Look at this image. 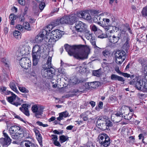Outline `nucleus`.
I'll return each mask as SVG.
<instances>
[{"label": "nucleus", "mask_w": 147, "mask_h": 147, "mask_svg": "<svg viewBox=\"0 0 147 147\" xmlns=\"http://www.w3.org/2000/svg\"><path fill=\"white\" fill-rule=\"evenodd\" d=\"M52 58L49 57L47 63L42 66L41 74L42 76L48 79H52L55 75V69L52 67Z\"/></svg>", "instance_id": "obj_1"}, {"label": "nucleus", "mask_w": 147, "mask_h": 147, "mask_svg": "<svg viewBox=\"0 0 147 147\" xmlns=\"http://www.w3.org/2000/svg\"><path fill=\"white\" fill-rule=\"evenodd\" d=\"M78 53L75 56L76 58L79 59H84L88 57L90 52V49L87 45H78Z\"/></svg>", "instance_id": "obj_2"}, {"label": "nucleus", "mask_w": 147, "mask_h": 147, "mask_svg": "<svg viewBox=\"0 0 147 147\" xmlns=\"http://www.w3.org/2000/svg\"><path fill=\"white\" fill-rule=\"evenodd\" d=\"M9 133L12 139L18 140L23 137L24 130L20 127L13 125L9 128Z\"/></svg>", "instance_id": "obj_3"}, {"label": "nucleus", "mask_w": 147, "mask_h": 147, "mask_svg": "<svg viewBox=\"0 0 147 147\" xmlns=\"http://www.w3.org/2000/svg\"><path fill=\"white\" fill-rule=\"evenodd\" d=\"M129 84L134 85L136 88L138 90L147 92V81H144L143 79H140L136 77L130 81Z\"/></svg>", "instance_id": "obj_4"}, {"label": "nucleus", "mask_w": 147, "mask_h": 147, "mask_svg": "<svg viewBox=\"0 0 147 147\" xmlns=\"http://www.w3.org/2000/svg\"><path fill=\"white\" fill-rule=\"evenodd\" d=\"M63 31L59 30H53L51 32L50 38L49 39V44L51 45H54L56 42L60 38L63 34Z\"/></svg>", "instance_id": "obj_5"}, {"label": "nucleus", "mask_w": 147, "mask_h": 147, "mask_svg": "<svg viewBox=\"0 0 147 147\" xmlns=\"http://www.w3.org/2000/svg\"><path fill=\"white\" fill-rule=\"evenodd\" d=\"M99 142L103 147H107L110 144L111 140L108 135L105 133L100 134L98 137Z\"/></svg>", "instance_id": "obj_6"}, {"label": "nucleus", "mask_w": 147, "mask_h": 147, "mask_svg": "<svg viewBox=\"0 0 147 147\" xmlns=\"http://www.w3.org/2000/svg\"><path fill=\"white\" fill-rule=\"evenodd\" d=\"M126 53L123 51H117L115 54V62L118 64H121L126 58Z\"/></svg>", "instance_id": "obj_7"}, {"label": "nucleus", "mask_w": 147, "mask_h": 147, "mask_svg": "<svg viewBox=\"0 0 147 147\" xmlns=\"http://www.w3.org/2000/svg\"><path fill=\"white\" fill-rule=\"evenodd\" d=\"M78 45L71 46L66 44L65 45V49L70 56H73L76 58L75 56L78 53Z\"/></svg>", "instance_id": "obj_8"}, {"label": "nucleus", "mask_w": 147, "mask_h": 147, "mask_svg": "<svg viewBox=\"0 0 147 147\" xmlns=\"http://www.w3.org/2000/svg\"><path fill=\"white\" fill-rule=\"evenodd\" d=\"M44 108L42 106L34 105L32 107V110L34 113L35 114V117L37 118L40 117V116L42 114V110Z\"/></svg>", "instance_id": "obj_9"}, {"label": "nucleus", "mask_w": 147, "mask_h": 147, "mask_svg": "<svg viewBox=\"0 0 147 147\" xmlns=\"http://www.w3.org/2000/svg\"><path fill=\"white\" fill-rule=\"evenodd\" d=\"M5 131H3V135L4 138H1L0 139V144L3 146L7 147L11 143V140L8 134L4 132Z\"/></svg>", "instance_id": "obj_10"}, {"label": "nucleus", "mask_w": 147, "mask_h": 147, "mask_svg": "<svg viewBox=\"0 0 147 147\" xmlns=\"http://www.w3.org/2000/svg\"><path fill=\"white\" fill-rule=\"evenodd\" d=\"M43 49V47L41 45H34L33 47L32 55L40 57Z\"/></svg>", "instance_id": "obj_11"}, {"label": "nucleus", "mask_w": 147, "mask_h": 147, "mask_svg": "<svg viewBox=\"0 0 147 147\" xmlns=\"http://www.w3.org/2000/svg\"><path fill=\"white\" fill-rule=\"evenodd\" d=\"M19 63L21 66L25 69H28L31 65L30 60L26 57L21 58L19 60Z\"/></svg>", "instance_id": "obj_12"}, {"label": "nucleus", "mask_w": 147, "mask_h": 147, "mask_svg": "<svg viewBox=\"0 0 147 147\" xmlns=\"http://www.w3.org/2000/svg\"><path fill=\"white\" fill-rule=\"evenodd\" d=\"M85 24L81 21L77 22L76 24L75 29L78 32H86Z\"/></svg>", "instance_id": "obj_13"}, {"label": "nucleus", "mask_w": 147, "mask_h": 147, "mask_svg": "<svg viewBox=\"0 0 147 147\" xmlns=\"http://www.w3.org/2000/svg\"><path fill=\"white\" fill-rule=\"evenodd\" d=\"M121 35V32H119L118 34L115 33L114 35H111L109 34V40L111 43L115 44L120 39Z\"/></svg>", "instance_id": "obj_14"}, {"label": "nucleus", "mask_w": 147, "mask_h": 147, "mask_svg": "<svg viewBox=\"0 0 147 147\" xmlns=\"http://www.w3.org/2000/svg\"><path fill=\"white\" fill-rule=\"evenodd\" d=\"M105 18L103 14L95 15L93 18V20L94 22L97 23L99 25L101 26L104 23H105Z\"/></svg>", "instance_id": "obj_15"}, {"label": "nucleus", "mask_w": 147, "mask_h": 147, "mask_svg": "<svg viewBox=\"0 0 147 147\" xmlns=\"http://www.w3.org/2000/svg\"><path fill=\"white\" fill-rule=\"evenodd\" d=\"M30 105L27 104H23L22 105V107L20 108V109L26 115L29 116L30 115L29 111L28 109V107H30Z\"/></svg>", "instance_id": "obj_16"}, {"label": "nucleus", "mask_w": 147, "mask_h": 147, "mask_svg": "<svg viewBox=\"0 0 147 147\" xmlns=\"http://www.w3.org/2000/svg\"><path fill=\"white\" fill-rule=\"evenodd\" d=\"M20 145L21 147H36L34 143L28 140L22 141Z\"/></svg>", "instance_id": "obj_17"}, {"label": "nucleus", "mask_w": 147, "mask_h": 147, "mask_svg": "<svg viewBox=\"0 0 147 147\" xmlns=\"http://www.w3.org/2000/svg\"><path fill=\"white\" fill-rule=\"evenodd\" d=\"M5 94L6 95H11L10 96L8 97V98L7 97L8 101H13V100L15 99L17 97L15 94L10 91H8Z\"/></svg>", "instance_id": "obj_18"}, {"label": "nucleus", "mask_w": 147, "mask_h": 147, "mask_svg": "<svg viewBox=\"0 0 147 147\" xmlns=\"http://www.w3.org/2000/svg\"><path fill=\"white\" fill-rule=\"evenodd\" d=\"M107 121L108 120L106 117H100L98 118L96 122V125L103 123H107Z\"/></svg>", "instance_id": "obj_19"}, {"label": "nucleus", "mask_w": 147, "mask_h": 147, "mask_svg": "<svg viewBox=\"0 0 147 147\" xmlns=\"http://www.w3.org/2000/svg\"><path fill=\"white\" fill-rule=\"evenodd\" d=\"M69 113L67 111L61 112L59 113V117H57V119L58 121H60L62 120L63 117L66 118L68 116Z\"/></svg>", "instance_id": "obj_20"}, {"label": "nucleus", "mask_w": 147, "mask_h": 147, "mask_svg": "<svg viewBox=\"0 0 147 147\" xmlns=\"http://www.w3.org/2000/svg\"><path fill=\"white\" fill-rule=\"evenodd\" d=\"M111 79L112 80L115 81L118 80L122 82H123L125 81V80L123 78L114 74H112L111 75Z\"/></svg>", "instance_id": "obj_21"}, {"label": "nucleus", "mask_w": 147, "mask_h": 147, "mask_svg": "<svg viewBox=\"0 0 147 147\" xmlns=\"http://www.w3.org/2000/svg\"><path fill=\"white\" fill-rule=\"evenodd\" d=\"M17 84L14 81L11 82L10 83V88L16 93H18V91L17 89L16 85Z\"/></svg>", "instance_id": "obj_22"}, {"label": "nucleus", "mask_w": 147, "mask_h": 147, "mask_svg": "<svg viewBox=\"0 0 147 147\" xmlns=\"http://www.w3.org/2000/svg\"><path fill=\"white\" fill-rule=\"evenodd\" d=\"M69 18L68 16H65L59 19L61 24H69Z\"/></svg>", "instance_id": "obj_23"}, {"label": "nucleus", "mask_w": 147, "mask_h": 147, "mask_svg": "<svg viewBox=\"0 0 147 147\" xmlns=\"http://www.w3.org/2000/svg\"><path fill=\"white\" fill-rule=\"evenodd\" d=\"M90 112L88 111L84 112L80 115V117L82 118L84 121H87L88 120V116L90 114Z\"/></svg>", "instance_id": "obj_24"}, {"label": "nucleus", "mask_w": 147, "mask_h": 147, "mask_svg": "<svg viewBox=\"0 0 147 147\" xmlns=\"http://www.w3.org/2000/svg\"><path fill=\"white\" fill-rule=\"evenodd\" d=\"M25 46H20L19 49V55L20 56H22L26 54V49Z\"/></svg>", "instance_id": "obj_25"}, {"label": "nucleus", "mask_w": 147, "mask_h": 147, "mask_svg": "<svg viewBox=\"0 0 147 147\" xmlns=\"http://www.w3.org/2000/svg\"><path fill=\"white\" fill-rule=\"evenodd\" d=\"M83 18L87 20H90L91 19V16L89 13L87 12L84 11V13H81Z\"/></svg>", "instance_id": "obj_26"}, {"label": "nucleus", "mask_w": 147, "mask_h": 147, "mask_svg": "<svg viewBox=\"0 0 147 147\" xmlns=\"http://www.w3.org/2000/svg\"><path fill=\"white\" fill-rule=\"evenodd\" d=\"M69 24H71L77 20V18L75 15H72L68 16Z\"/></svg>", "instance_id": "obj_27"}, {"label": "nucleus", "mask_w": 147, "mask_h": 147, "mask_svg": "<svg viewBox=\"0 0 147 147\" xmlns=\"http://www.w3.org/2000/svg\"><path fill=\"white\" fill-rule=\"evenodd\" d=\"M39 34L42 37H44L45 36V37H46L49 40L50 38L49 36V35L48 36L49 32H48L46 29L43 30Z\"/></svg>", "instance_id": "obj_28"}, {"label": "nucleus", "mask_w": 147, "mask_h": 147, "mask_svg": "<svg viewBox=\"0 0 147 147\" xmlns=\"http://www.w3.org/2000/svg\"><path fill=\"white\" fill-rule=\"evenodd\" d=\"M138 61L141 64L142 67L147 65V59L146 58H140Z\"/></svg>", "instance_id": "obj_29"}, {"label": "nucleus", "mask_w": 147, "mask_h": 147, "mask_svg": "<svg viewBox=\"0 0 147 147\" xmlns=\"http://www.w3.org/2000/svg\"><path fill=\"white\" fill-rule=\"evenodd\" d=\"M85 85L86 88L88 89L95 88L94 82L86 83L85 84Z\"/></svg>", "instance_id": "obj_30"}, {"label": "nucleus", "mask_w": 147, "mask_h": 147, "mask_svg": "<svg viewBox=\"0 0 147 147\" xmlns=\"http://www.w3.org/2000/svg\"><path fill=\"white\" fill-rule=\"evenodd\" d=\"M115 115L116 116V119H119V120L118 121H117V122H119L121 121L123 117V114L122 113L119 112H117Z\"/></svg>", "instance_id": "obj_31"}, {"label": "nucleus", "mask_w": 147, "mask_h": 147, "mask_svg": "<svg viewBox=\"0 0 147 147\" xmlns=\"http://www.w3.org/2000/svg\"><path fill=\"white\" fill-rule=\"evenodd\" d=\"M23 28L27 30H30L31 29V27L27 22H25L23 23Z\"/></svg>", "instance_id": "obj_32"}, {"label": "nucleus", "mask_w": 147, "mask_h": 147, "mask_svg": "<svg viewBox=\"0 0 147 147\" xmlns=\"http://www.w3.org/2000/svg\"><path fill=\"white\" fill-rule=\"evenodd\" d=\"M32 57L33 58V66L36 65L37 64L38 62L40 57L34 55H32Z\"/></svg>", "instance_id": "obj_33"}, {"label": "nucleus", "mask_w": 147, "mask_h": 147, "mask_svg": "<svg viewBox=\"0 0 147 147\" xmlns=\"http://www.w3.org/2000/svg\"><path fill=\"white\" fill-rule=\"evenodd\" d=\"M106 124L107 123H104L96 126L99 129L102 130H105L107 129V125Z\"/></svg>", "instance_id": "obj_34"}, {"label": "nucleus", "mask_w": 147, "mask_h": 147, "mask_svg": "<svg viewBox=\"0 0 147 147\" xmlns=\"http://www.w3.org/2000/svg\"><path fill=\"white\" fill-rule=\"evenodd\" d=\"M13 35L16 38L18 39H20L21 38L20 32L18 31L15 30L13 33Z\"/></svg>", "instance_id": "obj_35"}, {"label": "nucleus", "mask_w": 147, "mask_h": 147, "mask_svg": "<svg viewBox=\"0 0 147 147\" xmlns=\"http://www.w3.org/2000/svg\"><path fill=\"white\" fill-rule=\"evenodd\" d=\"M100 71L101 70L100 69H99L96 70H94L92 74L93 75L95 76L99 77L101 74Z\"/></svg>", "instance_id": "obj_36"}, {"label": "nucleus", "mask_w": 147, "mask_h": 147, "mask_svg": "<svg viewBox=\"0 0 147 147\" xmlns=\"http://www.w3.org/2000/svg\"><path fill=\"white\" fill-rule=\"evenodd\" d=\"M52 24L54 27L61 24L59 19L54 20L51 23Z\"/></svg>", "instance_id": "obj_37"}, {"label": "nucleus", "mask_w": 147, "mask_h": 147, "mask_svg": "<svg viewBox=\"0 0 147 147\" xmlns=\"http://www.w3.org/2000/svg\"><path fill=\"white\" fill-rule=\"evenodd\" d=\"M60 140L61 143L65 142L68 139V137L64 135H62L60 136Z\"/></svg>", "instance_id": "obj_38"}, {"label": "nucleus", "mask_w": 147, "mask_h": 147, "mask_svg": "<svg viewBox=\"0 0 147 147\" xmlns=\"http://www.w3.org/2000/svg\"><path fill=\"white\" fill-rule=\"evenodd\" d=\"M19 90L22 92L27 93L29 92L28 90L26 89L23 86H18Z\"/></svg>", "instance_id": "obj_39"}, {"label": "nucleus", "mask_w": 147, "mask_h": 147, "mask_svg": "<svg viewBox=\"0 0 147 147\" xmlns=\"http://www.w3.org/2000/svg\"><path fill=\"white\" fill-rule=\"evenodd\" d=\"M44 37L41 36V35L39 34L36 37V40L38 42H41L43 40Z\"/></svg>", "instance_id": "obj_40"}, {"label": "nucleus", "mask_w": 147, "mask_h": 147, "mask_svg": "<svg viewBox=\"0 0 147 147\" xmlns=\"http://www.w3.org/2000/svg\"><path fill=\"white\" fill-rule=\"evenodd\" d=\"M142 13L143 16H147V6L143 8L142 11Z\"/></svg>", "instance_id": "obj_41"}, {"label": "nucleus", "mask_w": 147, "mask_h": 147, "mask_svg": "<svg viewBox=\"0 0 147 147\" xmlns=\"http://www.w3.org/2000/svg\"><path fill=\"white\" fill-rule=\"evenodd\" d=\"M33 12L36 15H38L39 11L38 7L35 5L34 6L33 8Z\"/></svg>", "instance_id": "obj_42"}, {"label": "nucleus", "mask_w": 147, "mask_h": 147, "mask_svg": "<svg viewBox=\"0 0 147 147\" xmlns=\"http://www.w3.org/2000/svg\"><path fill=\"white\" fill-rule=\"evenodd\" d=\"M102 54L105 57H107L109 55L110 53L108 50L105 49L102 52Z\"/></svg>", "instance_id": "obj_43"}, {"label": "nucleus", "mask_w": 147, "mask_h": 147, "mask_svg": "<svg viewBox=\"0 0 147 147\" xmlns=\"http://www.w3.org/2000/svg\"><path fill=\"white\" fill-rule=\"evenodd\" d=\"M142 71L145 76H147V65L142 67Z\"/></svg>", "instance_id": "obj_44"}, {"label": "nucleus", "mask_w": 147, "mask_h": 147, "mask_svg": "<svg viewBox=\"0 0 147 147\" xmlns=\"http://www.w3.org/2000/svg\"><path fill=\"white\" fill-rule=\"evenodd\" d=\"M90 42L92 45L94 46V47L95 48H98L96 45V41L94 38L93 37L92 39L90 40Z\"/></svg>", "instance_id": "obj_45"}, {"label": "nucleus", "mask_w": 147, "mask_h": 147, "mask_svg": "<svg viewBox=\"0 0 147 147\" xmlns=\"http://www.w3.org/2000/svg\"><path fill=\"white\" fill-rule=\"evenodd\" d=\"M90 28L94 32H96L99 29L94 25H91L90 26Z\"/></svg>", "instance_id": "obj_46"}, {"label": "nucleus", "mask_w": 147, "mask_h": 147, "mask_svg": "<svg viewBox=\"0 0 147 147\" xmlns=\"http://www.w3.org/2000/svg\"><path fill=\"white\" fill-rule=\"evenodd\" d=\"M1 61L5 64V66L7 67H8V63H9L8 60L5 58H3L1 59Z\"/></svg>", "instance_id": "obj_47"}, {"label": "nucleus", "mask_w": 147, "mask_h": 147, "mask_svg": "<svg viewBox=\"0 0 147 147\" xmlns=\"http://www.w3.org/2000/svg\"><path fill=\"white\" fill-rule=\"evenodd\" d=\"M54 27L53 25H52L51 23V24H49L45 28V29L48 32L50 31Z\"/></svg>", "instance_id": "obj_48"}, {"label": "nucleus", "mask_w": 147, "mask_h": 147, "mask_svg": "<svg viewBox=\"0 0 147 147\" xmlns=\"http://www.w3.org/2000/svg\"><path fill=\"white\" fill-rule=\"evenodd\" d=\"M41 3H40L39 5V8L40 10L41 11L43 10L45 6V4L44 2H41Z\"/></svg>", "instance_id": "obj_49"}, {"label": "nucleus", "mask_w": 147, "mask_h": 147, "mask_svg": "<svg viewBox=\"0 0 147 147\" xmlns=\"http://www.w3.org/2000/svg\"><path fill=\"white\" fill-rule=\"evenodd\" d=\"M9 18L10 20H15L16 19L17 16L14 14L11 13L9 15Z\"/></svg>", "instance_id": "obj_50"}, {"label": "nucleus", "mask_w": 147, "mask_h": 147, "mask_svg": "<svg viewBox=\"0 0 147 147\" xmlns=\"http://www.w3.org/2000/svg\"><path fill=\"white\" fill-rule=\"evenodd\" d=\"M37 140L40 144V146L41 145H42V138L41 136H40V134H39L38 136V137H37Z\"/></svg>", "instance_id": "obj_51"}, {"label": "nucleus", "mask_w": 147, "mask_h": 147, "mask_svg": "<svg viewBox=\"0 0 147 147\" xmlns=\"http://www.w3.org/2000/svg\"><path fill=\"white\" fill-rule=\"evenodd\" d=\"M124 117L125 119L127 120H129L131 118L132 115L131 114L129 113L127 115L126 114L124 116Z\"/></svg>", "instance_id": "obj_52"}, {"label": "nucleus", "mask_w": 147, "mask_h": 147, "mask_svg": "<svg viewBox=\"0 0 147 147\" xmlns=\"http://www.w3.org/2000/svg\"><path fill=\"white\" fill-rule=\"evenodd\" d=\"M28 132L27 131H25L23 133V137H24L25 138H29Z\"/></svg>", "instance_id": "obj_53"}, {"label": "nucleus", "mask_w": 147, "mask_h": 147, "mask_svg": "<svg viewBox=\"0 0 147 147\" xmlns=\"http://www.w3.org/2000/svg\"><path fill=\"white\" fill-rule=\"evenodd\" d=\"M85 36L86 37V38L88 40H90L92 39V38L93 37H92V34L87 33L85 35Z\"/></svg>", "instance_id": "obj_54"}, {"label": "nucleus", "mask_w": 147, "mask_h": 147, "mask_svg": "<svg viewBox=\"0 0 147 147\" xmlns=\"http://www.w3.org/2000/svg\"><path fill=\"white\" fill-rule=\"evenodd\" d=\"M39 70L38 67L36 66H33L32 68V71L33 73L37 72Z\"/></svg>", "instance_id": "obj_55"}, {"label": "nucleus", "mask_w": 147, "mask_h": 147, "mask_svg": "<svg viewBox=\"0 0 147 147\" xmlns=\"http://www.w3.org/2000/svg\"><path fill=\"white\" fill-rule=\"evenodd\" d=\"M71 82L73 84H75L79 82L78 79L76 77H74L72 79Z\"/></svg>", "instance_id": "obj_56"}, {"label": "nucleus", "mask_w": 147, "mask_h": 147, "mask_svg": "<svg viewBox=\"0 0 147 147\" xmlns=\"http://www.w3.org/2000/svg\"><path fill=\"white\" fill-rule=\"evenodd\" d=\"M10 103L15 106L16 107H17L18 105H21V103L18 102H9Z\"/></svg>", "instance_id": "obj_57"}, {"label": "nucleus", "mask_w": 147, "mask_h": 147, "mask_svg": "<svg viewBox=\"0 0 147 147\" xmlns=\"http://www.w3.org/2000/svg\"><path fill=\"white\" fill-rule=\"evenodd\" d=\"M108 36V35H107L106 34L104 33H103L102 32L100 35V36L98 37V38H106Z\"/></svg>", "instance_id": "obj_58"}, {"label": "nucleus", "mask_w": 147, "mask_h": 147, "mask_svg": "<svg viewBox=\"0 0 147 147\" xmlns=\"http://www.w3.org/2000/svg\"><path fill=\"white\" fill-rule=\"evenodd\" d=\"M100 26L102 27L105 30H107L109 29V27L108 26L106 25V24L105 23H104L102 25Z\"/></svg>", "instance_id": "obj_59"}, {"label": "nucleus", "mask_w": 147, "mask_h": 147, "mask_svg": "<svg viewBox=\"0 0 147 147\" xmlns=\"http://www.w3.org/2000/svg\"><path fill=\"white\" fill-rule=\"evenodd\" d=\"M102 31L99 29L96 32V35L98 37L100 36V35L102 34Z\"/></svg>", "instance_id": "obj_60"}, {"label": "nucleus", "mask_w": 147, "mask_h": 147, "mask_svg": "<svg viewBox=\"0 0 147 147\" xmlns=\"http://www.w3.org/2000/svg\"><path fill=\"white\" fill-rule=\"evenodd\" d=\"M19 3L22 5H24L25 4V0H18Z\"/></svg>", "instance_id": "obj_61"}, {"label": "nucleus", "mask_w": 147, "mask_h": 147, "mask_svg": "<svg viewBox=\"0 0 147 147\" xmlns=\"http://www.w3.org/2000/svg\"><path fill=\"white\" fill-rule=\"evenodd\" d=\"M129 46V42L128 39L127 38V40L125 43L123 45L124 47H125L126 48L125 49H127L128 48V47Z\"/></svg>", "instance_id": "obj_62"}, {"label": "nucleus", "mask_w": 147, "mask_h": 147, "mask_svg": "<svg viewBox=\"0 0 147 147\" xmlns=\"http://www.w3.org/2000/svg\"><path fill=\"white\" fill-rule=\"evenodd\" d=\"M24 16V15L22 14V15H20L19 17V19L20 21L22 22L24 21L25 20Z\"/></svg>", "instance_id": "obj_63"}, {"label": "nucleus", "mask_w": 147, "mask_h": 147, "mask_svg": "<svg viewBox=\"0 0 147 147\" xmlns=\"http://www.w3.org/2000/svg\"><path fill=\"white\" fill-rule=\"evenodd\" d=\"M121 74L125 77L129 78L130 77V75L127 73L122 72Z\"/></svg>", "instance_id": "obj_64"}]
</instances>
